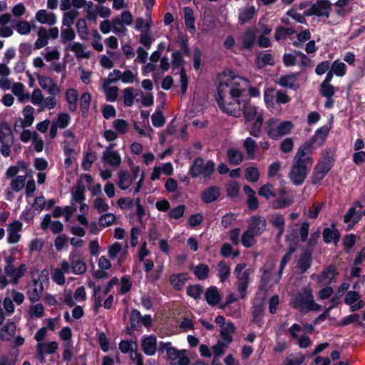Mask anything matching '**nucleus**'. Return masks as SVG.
<instances>
[{
  "mask_svg": "<svg viewBox=\"0 0 365 365\" xmlns=\"http://www.w3.org/2000/svg\"><path fill=\"white\" fill-rule=\"evenodd\" d=\"M91 101V96L89 93H83L80 99V107L83 113L88 111Z\"/></svg>",
  "mask_w": 365,
  "mask_h": 365,
  "instance_id": "obj_57",
  "label": "nucleus"
},
{
  "mask_svg": "<svg viewBox=\"0 0 365 365\" xmlns=\"http://www.w3.org/2000/svg\"><path fill=\"white\" fill-rule=\"evenodd\" d=\"M258 193L260 196H262L267 200L271 197H275V192H274V186L271 183H267L262 185L259 188Z\"/></svg>",
  "mask_w": 365,
  "mask_h": 365,
  "instance_id": "obj_40",
  "label": "nucleus"
},
{
  "mask_svg": "<svg viewBox=\"0 0 365 365\" xmlns=\"http://www.w3.org/2000/svg\"><path fill=\"white\" fill-rule=\"evenodd\" d=\"M336 267L330 265L323 270L320 275L317 276V283L320 286L328 285L336 275Z\"/></svg>",
  "mask_w": 365,
  "mask_h": 365,
  "instance_id": "obj_11",
  "label": "nucleus"
},
{
  "mask_svg": "<svg viewBox=\"0 0 365 365\" xmlns=\"http://www.w3.org/2000/svg\"><path fill=\"white\" fill-rule=\"evenodd\" d=\"M34 286L32 291L29 292V299L32 302L38 301L43 292V284L38 280H34Z\"/></svg>",
  "mask_w": 365,
  "mask_h": 365,
  "instance_id": "obj_28",
  "label": "nucleus"
},
{
  "mask_svg": "<svg viewBox=\"0 0 365 365\" xmlns=\"http://www.w3.org/2000/svg\"><path fill=\"white\" fill-rule=\"evenodd\" d=\"M246 153L250 158H254L257 149V144L255 140L251 138H247L243 143Z\"/></svg>",
  "mask_w": 365,
  "mask_h": 365,
  "instance_id": "obj_32",
  "label": "nucleus"
},
{
  "mask_svg": "<svg viewBox=\"0 0 365 365\" xmlns=\"http://www.w3.org/2000/svg\"><path fill=\"white\" fill-rule=\"evenodd\" d=\"M245 178L247 180L252 182L257 181L259 178L257 168L255 167L247 168L245 170Z\"/></svg>",
  "mask_w": 365,
  "mask_h": 365,
  "instance_id": "obj_53",
  "label": "nucleus"
},
{
  "mask_svg": "<svg viewBox=\"0 0 365 365\" xmlns=\"http://www.w3.org/2000/svg\"><path fill=\"white\" fill-rule=\"evenodd\" d=\"M292 307L294 308H299L302 312H307L308 311H319L320 305L315 303L312 291L304 288L303 292L297 294L293 302Z\"/></svg>",
  "mask_w": 365,
  "mask_h": 365,
  "instance_id": "obj_4",
  "label": "nucleus"
},
{
  "mask_svg": "<svg viewBox=\"0 0 365 365\" xmlns=\"http://www.w3.org/2000/svg\"><path fill=\"white\" fill-rule=\"evenodd\" d=\"M0 142L1 144H14V138L9 125L3 123L0 128Z\"/></svg>",
  "mask_w": 365,
  "mask_h": 365,
  "instance_id": "obj_14",
  "label": "nucleus"
},
{
  "mask_svg": "<svg viewBox=\"0 0 365 365\" xmlns=\"http://www.w3.org/2000/svg\"><path fill=\"white\" fill-rule=\"evenodd\" d=\"M70 119V116L68 113H61L58 115L56 120L52 123L59 128H65L68 125Z\"/></svg>",
  "mask_w": 365,
  "mask_h": 365,
  "instance_id": "obj_44",
  "label": "nucleus"
},
{
  "mask_svg": "<svg viewBox=\"0 0 365 365\" xmlns=\"http://www.w3.org/2000/svg\"><path fill=\"white\" fill-rule=\"evenodd\" d=\"M34 108L30 106H26L23 110L24 118L23 120L26 123V125L31 126L34 122Z\"/></svg>",
  "mask_w": 365,
  "mask_h": 365,
  "instance_id": "obj_52",
  "label": "nucleus"
},
{
  "mask_svg": "<svg viewBox=\"0 0 365 365\" xmlns=\"http://www.w3.org/2000/svg\"><path fill=\"white\" fill-rule=\"evenodd\" d=\"M315 139L307 141L298 149L293 159V164L289 173V178L295 185H299L304 181L307 173L312 166L311 158Z\"/></svg>",
  "mask_w": 365,
  "mask_h": 365,
  "instance_id": "obj_1",
  "label": "nucleus"
},
{
  "mask_svg": "<svg viewBox=\"0 0 365 365\" xmlns=\"http://www.w3.org/2000/svg\"><path fill=\"white\" fill-rule=\"evenodd\" d=\"M70 259L72 264L73 272L76 274H82L86 271V264L76 254H72L70 256Z\"/></svg>",
  "mask_w": 365,
  "mask_h": 365,
  "instance_id": "obj_18",
  "label": "nucleus"
},
{
  "mask_svg": "<svg viewBox=\"0 0 365 365\" xmlns=\"http://www.w3.org/2000/svg\"><path fill=\"white\" fill-rule=\"evenodd\" d=\"M256 235H254L252 232H249L248 230H247L242 236V244L245 247H250L255 243V237Z\"/></svg>",
  "mask_w": 365,
  "mask_h": 365,
  "instance_id": "obj_48",
  "label": "nucleus"
},
{
  "mask_svg": "<svg viewBox=\"0 0 365 365\" xmlns=\"http://www.w3.org/2000/svg\"><path fill=\"white\" fill-rule=\"evenodd\" d=\"M185 279V274H181L171 276L170 280L176 289L180 290L184 285Z\"/></svg>",
  "mask_w": 365,
  "mask_h": 365,
  "instance_id": "obj_50",
  "label": "nucleus"
},
{
  "mask_svg": "<svg viewBox=\"0 0 365 365\" xmlns=\"http://www.w3.org/2000/svg\"><path fill=\"white\" fill-rule=\"evenodd\" d=\"M21 227L22 224L20 221L18 220L14 221L9 225L8 227V242L9 243H16L19 240L20 235L18 233L21 230Z\"/></svg>",
  "mask_w": 365,
  "mask_h": 365,
  "instance_id": "obj_13",
  "label": "nucleus"
},
{
  "mask_svg": "<svg viewBox=\"0 0 365 365\" xmlns=\"http://www.w3.org/2000/svg\"><path fill=\"white\" fill-rule=\"evenodd\" d=\"M102 160L110 166L118 168L121 163V157L118 152L103 153Z\"/></svg>",
  "mask_w": 365,
  "mask_h": 365,
  "instance_id": "obj_20",
  "label": "nucleus"
},
{
  "mask_svg": "<svg viewBox=\"0 0 365 365\" xmlns=\"http://www.w3.org/2000/svg\"><path fill=\"white\" fill-rule=\"evenodd\" d=\"M79 12L75 9L66 11L63 14L62 24L67 27H71L74 23V19L78 16Z\"/></svg>",
  "mask_w": 365,
  "mask_h": 365,
  "instance_id": "obj_36",
  "label": "nucleus"
},
{
  "mask_svg": "<svg viewBox=\"0 0 365 365\" xmlns=\"http://www.w3.org/2000/svg\"><path fill=\"white\" fill-rule=\"evenodd\" d=\"M256 63L259 68H262L267 64L272 65V56L269 53L258 55L257 57Z\"/></svg>",
  "mask_w": 365,
  "mask_h": 365,
  "instance_id": "obj_43",
  "label": "nucleus"
},
{
  "mask_svg": "<svg viewBox=\"0 0 365 365\" xmlns=\"http://www.w3.org/2000/svg\"><path fill=\"white\" fill-rule=\"evenodd\" d=\"M266 227L267 221L262 216L254 215L248 220L247 230L257 236L261 235L265 230Z\"/></svg>",
  "mask_w": 365,
  "mask_h": 365,
  "instance_id": "obj_8",
  "label": "nucleus"
},
{
  "mask_svg": "<svg viewBox=\"0 0 365 365\" xmlns=\"http://www.w3.org/2000/svg\"><path fill=\"white\" fill-rule=\"evenodd\" d=\"M349 284L348 283H343L341 284V286L339 287L337 292L336 295L331 299V302L332 303V307H335L340 302V298L342 297V295L346 292V290L349 289Z\"/></svg>",
  "mask_w": 365,
  "mask_h": 365,
  "instance_id": "obj_42",
  "label": "nucleus"
},
{
  "mask_svg": "<svg viewBox=\"0 0 365 365\" xmlns=\"http://www.w3.org/2000/svg\"><path fill=\"white\" fill-rule=\"evenodd\" d=\"M255 12L256 11L254 6H250L242 10L239 15V20L241 24H242L250 21L254 16Z\"/></svg>",
  "mask_w": 365,
  "mask_h": 365,
  "instance_id": "obj_38",
  "label": "nucleus"
},
{
  "mask_svg": "<svg viewBox=\"0 0 365 365\" xmlns=\"http://www.w3.org/2000/svg\"><path fill=\"white\" fill-rule=\"evenodd\" d=\"M272 225L279 230L277 237H279L284 231V218L281 215H275L272 216L271 220Z\"/></svg>",
  "mask_w": 365,
  "mask_h": 365,
  "instance_id": "obj_37",
  "label": "nucleus"
},
{
  "mask_svg": "<svg viewBox=\"0 0 365 365\" xmlns=\"http://www.w3.org/2000/svg\"><path fill=\"white\" fill-rule=\"evenodd\" d=\"M209 271V267L206 264H200L195 268L194 273L199 279L202 280L207 277Z\"/></svg>",
  "mask_w": 365,
  "mask_h": 365,
  "instance_id": "obj_45",
  "label": "nucleus"
},
{
  "mask_svg": "<svg viewBox=\"0 0 365 365\" xmlns=\"http://www.w3.org/2000/svg\"><path fill=\"white\" fill-rule=\"evenodd\" d=\"M297 74H292L282 76L279 80V83L284 87L291 89H296L298 86L296 84Z\"/></svg>",
  "mask_w": 365,
  "mask_h": 365,
  "instance_id": "obj_27",
  "label": "nucleus"
},
{
  "mask_svg": "<svg viewBox=\"0 0 365 365\" xmlns=\"http://www.w3.org/2000/svg\"><path fill=\"white\" fill-rule=\"evenodd\" d=\"M312 255L311 251L306 250L299 257L297 267L301 270L302 273H304L309 269L312 260Z\"/></svg>",
  "mask_w": 365,
  "mask_h": 365,
  "instance_id": "obj_17",
  "label": "nucleus"
},
{
  "mask_svg": "<svg viewBox=\"0 0 365 365\" xmlns=\"http://www.w3.org/2000/svg\"><path fill=\"white\" fill-rule=\"evenodd\" d=\"M113 128L120 133L124 134L128 131V123L123 119H116L113 123Z\"/></svg>",
  "mask_w": 365,
  "mask_h": 365,
  "instance_id": "obj_62",
  "label": "nucleus"
},
{
  "mask_svg": "<svg viewBox=\"0 0 365 365\" xmlns=\"http://www.w3.org/2000/svg\"><path fill=\"white\" fill-rule=\"evenodd\" d=\"M38 81L40 86L48 91L51 96H57L60 93L59 86L49 77L38 75Z\"/></svg>",
  "mask_w": 365,
  "mask_h": 365,
  "instance_id": "obj_10",
  "label": "nucleus"
},
{
  "mask_svg": "<svg viewBox=\"0 0 365 365\" xmlns=\"http://www.w3.org/2000/svg\"><path fill=\"white\" fill-rule=\"evenodd\" d=\"M184 18L187 29L190 31L194 32L195 31V17L191 8L185 7L184 9Z\"/></svg>",
  "mask_w": 365,
  "mask_h": 365,
  "instance_id": "obj_30",
  "label": "nucleus"
},
{
  "mask_svg": "<svg viewBox=\"0 0 365 365\" xmlns=\"http://www.w3.org/2000/svg\"><path fill=\"white\" fill-rule=\"evenodd\" d=\"M235 331V327L232 322H227L225 326H222L220 330V335L222 338L229 344L232 341V337L231 334Z\"/></svg>",
  "mask_w": 365,
  "mask_h": 365,
  "instance_id": "obj_31",
  "label": "nucleus"
},
{
  "mask_svg": "<svg viewBox=\"0 0 365 365\" xmlns=\"http://www.w3.org/2000/svg\"><path fill=\"white\" fill-rule=\"evenodd\" d=\"M119 182L118 186L122 190H126L131 185V181L129 179V174L124 170L119 171L118 174Z\"/></svg>",
  "mask_w": 365,
  "mask_h": 365,
  "instance_id": "obj_39",
  "label": "nucleus"
},
{
  "mask_svg": "<svg viewBox=\"0 0 365 365\" xmlns=\"http://www.w3.org/2000/svg\"><path fill=\"white\" fill-rule=\"evenodd\" d=\"M331 10V4L328 0H318L304 11V15L307 16H317L318 17L328 18Z\"/></svg>",
  "mask_w": 365,
  "mask_h": 365,
  "instance_id": "obj_7",
  "label": "nucleus"
},
{
  "mask_svg": "<svg viewBox=\"0 0 365 365\" xmlns=\"http://www.w3.org/2000/svg\"><path fill=\"white\" fill-rule=\"evenodd\" d=\"M215 170V163L208 160L206 163L201 157H197L190 166L189 173L192 178L203 175L205 178H210Z\"/></svg>",
  "mask_w": 365,
  "mask_h": 365,
  "instance_id": "obj_5",
  "label": "nucleus"
},
{
  "mask_svg": "<svg viewBox=\"0 0 365 365\" xmlns=\"http://www.w3.org/2000/svg\"><path fill=\"white\" fill-rule=\"evenodd\" d=\"M264 312V306L262 304H255L253 307L252 317L255 322H259L262 320Z\"/></svg>",
  "mask_w": 365,
  "mask_h": 365,
  "instance_id": "obj_58",
  "label": "nucleus"
},
{
  "mask_svg": "<svg viewBox=\"0 0 365 365\" xmlns=\"http://www.w3.org/2000/svg\"><path fill=\"white\" fill-rule=\"evenodd\" d=\"M70 49L73 51L77 58H88L90 53L85 51V47L82 43L75 42L69 45Z\"/></svg>",
  "mask_w": 365,
  "mask_h": 365,
  "instance_id": "obj_29",
  "label": "nucleus"
},
{
  "mask_svg": "<svg viewBox=\"0 0 365 365\" xmlns=\"http://www.w3.org/2000/svg\"><path fill=\"white\" fill-rule=\"evenodd\" d=\"M263 124V116L262 114H259L254 123L252 124L250 133L254 137H259L262 132V125Z\"/></svg>",
  "mask_w": 365,
  "mask_h": 365,
  "instance_id": "obj_35",
  "label": "nucleus"
},
{
  "mask_svg": "<svg viewBox=\"0 0 365 365\" xmlns=\"http://www.w3.org/2000/svg\"><path fill=\"white\" fill-rule=\"evenodd\" d=\"M220 196V190L217 187H210L202 193V200L205 203L215 201Z\"/></svg>",
  "mask_w": 365,
  "mask_h": 365,
  "instance_id": "obj_21",
  "label": "nucleus"
},
{
  "mask_svg": "<svg viewBox=\"0 0 365 365\" xmlns=\"http://www.w3.org/2000/svg\"><path fill=\"white\" fill-rule=\"evenodd\" d=\"M228 161L235 165H240L243 160V155L241 151L235 148H229L227 150Z\"/></svg>",
  "mask_w": 365,
  "mask_h": 365,
  "instance_id": "obj_24",
  "label": "nucleus"
},
{
  "mask_svg": "<svg viewBox=\"0 0 365 365\" xmlns=\"http://www.w3.org/2000/svg\"><path fill=\"white\" fill-rule=\"evenodd\" d=\"M141 318V314L138 310H132L130 318L131 329H135L140 327Z\"/></svg>",
  "mask_w": 365,
  "mask_h": 365,
  "instance_id": "obj_46",
  "label": "nucleus"
},
{
  "mask_svg": "<svg viewBox=\"0 0 365 365\" xmlns=\"http://www.w3.org/2000/svg\"><path fill=\"white\" fill-rule=\"evenodd\" d=\"M323 239L326 243H330L333 241L335 245L337 244L340 239V233L335 224H331L330 227L324 229Z\"/></svg>",
  "mask_w": 365,
  "mask_h": 365,
  "instance_id": "obj_12",
  "label": "nucleus"
},
{
  "mask_svg": "<svg viewBox=\"0 0 365 365\" xmlns=\"http://www.w3.org/2000/svg\"><path fill=\"white\" fill-rule=\"evenodd\" d=\"M305 357L302 354H290L285 361L286 365H300L304 361Z\"/></svg>",
  "mask_w": 365,
  "mask_h": 365,
  "instance_id": "obj_47",
  "label": "nucleus"
},
{
  "mask_svg": "<svg viewBox=\"0 0 365 365\" xmlns=\"http://www.w3.org/2000/svg\"><path fill=\"white\" fill-rule=\"evenodd\" d=\"M293 203V199L289 196H279L272 203V207L274 210L283 209L291 205Z\"/></svg>",
  "mask_w": 365,
  "mask_h": 365,
  "instance_id": "obj_26",
  "label": "nucleus"
},
{
  "mask_svg": "<svg viewBox=\"0 0 365 365\" xmlns=\"http://www.w3.org/2000/svg\"><path fill=\"white\" fill-rule=\"evenodd\" d=\"M26 177L25 176H17L13 179L11 182V186L13 190L18 192L21 190L25 185Z\"/></svg>",
  "mask_w": 365,
  "mask_h": 365,
  "instance_id": "obj_56",
  "label": "nucleus"
},
{
  "mask_svg": "<svg viewBox=\"0 0 365 365\" xmlns=\"http://www.w3.org/2000/svg\"><path fill=\"white\" fill-rule=\"evenodd\" d=\"M293 32L294 31L292 29L279 27L278 28L274 34V38L277 41H279L282 38H286L288 36L292 35Z\"/></svg>",
  "mask_w": 365,
  "mask_h": 365,
  "instance_id": "obj_61",
  "label": "nucleus"
},
{
  "mask_svg": "<svg viewBox=\"0 0 365 365\" xmlns=\"http://www.w3.org/2000/svg\"><path fill=\"white\" fill-rule=\"evenodd\" d=\"M218 276L221 280V282H225L230 275V269L227 266V263L222 260L218 264Z\"/></svg>",
  "mask_w": 365,
  "mask_h": 365,
  "instance_id": "obj_41",
  "label": "nucleus"
},
{
  "mask_svg": "<svg viewBox=\"0 0 365 365\" xmlns=\"http://www.w3.org/2000/svg\"><path fill=\"white\" fill-rule=\"evenodd\" d=\"M278 120L276 118H270L266 122L265 130L269 135V138H272L275 136V130L277 129V126Z\"/></svg>",
  "mask_w": 365,
  "mask_h": 365,
  "instance_id": "obj_51",
  "label": "nucleus"
},
{
  "mask_svg": "<svg viewBox=\"0 0 365 365\" xmlns=\"http://www.w3.org/2000/svg\"><path fill=\"white\" fill-rule=\"evenodd\" d=\"M85 185L82 182L78 183L72 190L73 199L77 202H82L84 200Z\"/></svg>",
  "mask_w": 365,
  "mask_h": 365,
  "instance_id": "obj_34",
  "label": "nucleus"
},
{
  "mask_svg": "<svg viewBox=\"0 0 365 365\" xmlns=\"http://www.w3.org/2000/svg\"><path fill=\"white\" fill-rule=\"evenodd\" d=\"M133 88H128L123 90V101L126 106H131L133 103Z\"/></svg>",
  "mask_w": 365,
  "mask_h": 365,
  "instance_id": "obj_64",
  "label": "nucleus"
},
{
  "mask_svg": "<svg viewBox=\"0 0 365 365\" xmlns=\"http://www.w3.org/2000/svg\"><path fill=\"white\" fill-rule=\"evenodd\" d=\"M168 358L173 361L174 365H189L190 359L185 356V351H178L175 348L168 349Z\"/></svg>",
  "mask_w": 365,
  "mask_h": 365,
  "instance_id": "obj_9",
  "label": "nucleus"
},
{
  "mask_svg": "<svg viewBox=\"0 0 365 365\" xmlns=\"http://www.w3.org/2000/svg\"><path fill=\"white\" fill-rule=\"evenodd\" d=\"M58 343L56 341H51L50 343H38L37 348L41 349L45 354H53L58 349Z\"/></svg>",
  "mask_w": 365,
  "mask_h": 365,
  "instance_id": "obj_49",
  "label": "nucleus"
},
{
  "mask_svg": "<svg viewBox=\"0 0 365 365\" xmlns=\"http://www.w3.org/2000/svg\"><path fill=\"white\" fill-rule=\"evenodd\" d=\"M256 40V35L253 30L247 29L242 37V48L250 49L255 44Z\"/></svg>",
  "mask_w": 365,
  "mask_h": 365,
  "instance_id": "obj_23",
  "label": "nucleus"
},
{
  "mask_svg": "<svg viewBox=\"0 0 365 365\" xmlns=\"http://www.w3.org/2000/svg\"><path fill=\"white\" fill-rule=\"evenodd\" d=\"M205 299L210 305H216L220 300V295L215 287L208 288L205 292Z\"/></svg>",
  "mask_w": 365,
  "mask_h": 365,
  "instance_id": "obj_22",
  "label": "nucleus"
},
{
  "mask_svg": "<svg viewBox=\"0 0 365 365\" xmlns=\"http://www.w3.org/2000/svg\"><path fill=\"white\" fill-rule=\"evenodd\" d=\"M17 32L21 35H26L31 32V26L26 21H20L16 25Z\"/></svg>",
  "mask_w": 365,
  "mask_h": 365,
  "instance_id": "obj_54",
  "label": "nucleus"
},
{
  "mask_svg": "<svg viewBox=\"0 0 365 365\" xmlns=\"http://www.w3.org/2000/svg\"><path fill=\"white\" fill-rule=\"evenodd\" d=\"M220 109L223 112L236 118L240 117L242 113L246 123L252 120L259 115L257 114L256 106L249 101H240L239 100H234L227 103V104L222 105Z\"/></svg>",
  "mask_w": 365,
  "mask_h": 365,
  "instance_id": "obj_3",
  "label": "nucleus"
},
{
  "mask_svg": "<svg viewBox=\"0 0 365 365\" xmlns=\"http://www.w3.org/2000/svg\"><path fill=\"white\" fill-rule=\"evenodd\" d=\"M362 215H364L363 212H356V208L354 207H351L344 215V222L345 223H349L348 227L349 229H351L361 219Z\"/></svg>",
  "mask_w": 365,
  "mask_h": 365,
  "instance_id": "obj_15",
  "label": "nucleus"
},
{
  "mask_svg": "<svg viewBox=\"0 0 365 365\" xmlns=\"http://www.w3.org/2000/svg\"><path fill=\"white\" fill-rule=\"evenodd\" d=\"M143 350L147 355H154L157 349V339L154 336L145 337L142 342Z\"/></svg>",
  "mask_w": 365,
  "mask_h": 365,
  "instance_id": "obj_16",
  "label": "nucleus"
},
{
  "mask_svg": "<svg viewBox=\"0 0 365 365\" xmlns=\"http://www.w3.org/2000/svg\"><path fill=\"white\" fill-rule=\"evenodd\" d=\"M66 97L68 103H69V110L75 111L77 108L78 94L75 89L70 88L66 91Z\"/></svg>",
  "mask_w": 365,
  "mask_h": 365,
  "instance_id": "obj_33",
  "label": "nucleus"
},
{
  "mask_svg": "<svg viewBox=\"0 0 365 365\" xmlns=\"http://www.w3.org/2000/svg\"><path fill=\"white\" fill-rule=\"evenodd\" d=\"M346 65L342 62L335 61L331 68V71L338 76H342L345 73Z\"/></svg>",
  "mask_w": 365,
  "mask_h": 365,
  "instance_id": "obj_59",
  "label": "nucleus"
},
{
  "mask_svg": "<svg viewBox=\"0 0 365 365\" xmlns=\"http://www.w3.org/2000/svg\"><path fill=\"white\" fill-rule=\"evenodd\" d=\"M76 29L79 36L83 39H86L88 34L86 21L83 19H79L76 23Z\"/></svg>",
  "mask_w": 365,
  "mask_h": 365,
  "instance_id": "obj_55",
  "label": "nucleus"
},
{
  "mask_svg": "<svg viewBox=\"0 0 365 365\" xmlns=\"http://www.w3.org/2000/svg\"><path fill=\"white\" fill-rule=\"evenodd\" d=\"M75 36V31L71 27H68L67 29L62 30L61 34V41L63 43H66L68 41L74 39Z\"/></svg>",
  "mask_w": 365,
  "mask_h": 365,
  "instance_id": "obj_60",
  "label": "nucleus"
},
{
  "mask_svg": "<svg viewBox=\"0 0 365 365\" xmlns=\"http://www.w3.org/2000/svg\"><path fill=\"white\" fill-rule=\"evenodd\" d=\"M293 128V124L290 121H284L277 126L275 130V136L272 137V139L277 140L279 137L285 135L290 133Z\"/></svg>",
  "mask_w": 365,
  "mask_h": 365,
  "instance_id": "obj_25",
  "label": "nucleus"
},
{
  "mask_svg": "<svg viewBox=\"0 0 365 365\" xmlns=\"http://www.w3.org/2000/svg\"><path fill=\"white\" fill-rule=\"evenodd\" d=\"M245 82L246 81L242 78L234 77L227 82L220 83L216 98L220 108L223 104L237 100L243 90L241 88V83Z\"/></svg>",
  "mask_w": 365,
  "mask_h": 365,
  "instance_id": "obj_2",
  "label": "nucleus"
},
{
  "mask_svg": "<svg viewBox=\"0 0 365 365\" xmlns=\"http://www.w3.org/2000/svg\"><path fill=\"white\" fill-rule=\"evenodd\" d=\"M187 293L195 299H199L202 293V287L198 284L189 286L187 289Z\"/></svg>",
  "mask_w": 365,
  "mask_h": 365,
  "instance_id": "obj_63",
  "label": "nucleus"
},
{
  "mask_svg": "<svg viewBox=\"0 0 365 365\" xmlns=\"http://www.w3.org/2000/svg\"><path fill=\"white\" fill-rule=\"evenodd\" d=\"M36 19L41 24H47L53 26L56 22V15L53 13H48L46 10H39L36 14Z\"/></svg>",
  "mask_w": 365,
  "mask_h": 365,
  "instance_id": "obj_19",
  "label": "nucleus"
},
{
  "mask_svg": "<svg viewBox=\"0 0 365 365\" xmlns=\"http://www.w3.org/2000/svg\"><path fill=\"white\" fill-rule=\"evenodd\" d=\"M15 258L13 256H9L6 258V265L4 267V272L11 277V283L16 284L20 278H21L27 272V267L25 264H21L18 268L14 267Z\"/></svg>",
  "mask_w": 365,
  "mask_h": 365,
  "instance_id": "obj_6",
  "label": "nucleus"
}]
</instances>
